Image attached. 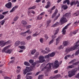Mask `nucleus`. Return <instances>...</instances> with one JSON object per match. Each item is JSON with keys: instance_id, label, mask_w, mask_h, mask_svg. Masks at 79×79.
Segmentation results:
<instances>
[{"instance_id": "1", "label": "nucleus", "mask_w": 79, "mask_h": 79, "mask_svg": "<svg viewBox=\"0 0 79 79\" xmlns=\"http://www.w3.org/2000/svg\"><path fill=\"white\" fill-rule=\"evenodd\" d=\"M79 42V40L77 42H76V44H75L74 45V46L70 48H66V52H71V51H73V50H74L75 49H76L77 47L79 46V44H78Z\"/></svg>"}, {"instance_id": "2", "label": "nucleus", "mask_w": 79, "mask_h": 79, "mask_svg": "<svg viewBox=\"0 0 79 79\" xmlns=\"http://www.w3.org/2000/svg\"><path fill=\"white\" fill-rule=\"evenodd\" d=\"M69 16V14L68 13H66L64 15L63 17H62L60 20V22L61 23H64V22H67L68 20H66V18H68Z\"/></svg>"}, {"instance_id": "3", "label": "nucleus", "mask_w": 79, "mask_h": 79, "mask_svg": "<svg viewBox=\"0 0 79 79\" xmlns=\"http://www.w3.org/2000/svg\"><path fill=\"white\" fill-rule=\"evenodd\" d=\"M53 63H48L47 64L46 66L41 69V71H44L45 69H46L47 70L52 69V66H53Z\"/></svg>"}, {"instance_id": "4", "label": "nucleus", "mask_w": 79, "mask_h": 79, "mask_svg": "<svg viewBox=\"0 0 79 79\" xmlns=\"http://www.w3.org/2000/svg\"><path fill=\"white\" fill-rule=\"evenodd\" d=\"M8 47H9V46H8L5 47L2 50V52L3 53L4 52H5V53H8L10 54V53H11L12 50L11 49H8Z\"/></svg>"}, {"instance_id": "5", "label": "nucleus", "mask_w": 79, "mask_h": 79, "mask_svg": "<svg viewBox=\"0 0 79 79\" xmlns=\"http://www.w3.org/2000/svg\"><path fill=\"white\" fill-rule=\"evenodd\" d=\"M45 57L43 56H40L39 57V60H40V63H44L45 61V60L44 59Z\"/></svg>"}, {"instance_id": "6", "label": "nucleus", "mask_w": 79, "mask_h": 79, "mask_svg": "<svg viewBox=\"0 0 79 79\" xmlns=\"http://www.w3.org/2000/svg\"><path fill=\"white\" fill-rule=\"evenodd\" d=\"M6 7L7 8L10 9L12 7V3L11 2H10L6 4L5 5Z\"/></svg>"}, {"instance_id": "7", "label": "nucleus", "mask_w": 79, "mask_h": 79, "mask_svg": "<svg viewBox=\"0 0 79 79\" xmlns=\"http://www.w3.org/2000/svg\"><path fill=\"white\" fill-rule=\"evenodd\" d=\"M60 66V64H59V62L57 60L55 61L54 62V68H58L59 66Z\"/></svg>"}, {"instance_id": "8", "label": "nucleus", "mask_w": 79, "mask_h": 79, "mask_svg": "<svg viewBox=\"0 0 79 79\" xmlns=\"http://www.w3.org/2000/svg\"><path fill=\"white\" fill-rule=\"evenodd\" d=\"M21 23H22V24H23V26L24 27H26V25H27V22L24 20L22 21L21 22Z\"/></svg>"}, {"instance_id": "9", "label": "nucleus", "mask_w": 79, "mask_h": 79, "mask_svg": "<svg viewBox=\"0 0 79 79\" xmlns=\"http://www.w3.org/2000/svg\"><path fill=\"white\" fill-rule=\"evenodd\" d=\"M57 13H58V10L56 9L55 12L53 14V15H52V18H54V17L56 16V15Z\"/></svg>"}, {"instance_id": "10", "label": "nucleus", "mask_w": 79, "mask_h": 79, "mask_svg": "<svg viewBox=\"0 0 79 79\" xmlns=\"http://www.w3.org/2000/svg\"><path fill=\"white\" fill-rule=\"evenodd\" d=\"M60 76H61L60 75H57L56 76H54V77H50V79H56V77H60Z\"/></svg>"}, {"instance_id": "11", "label": "nucleus", "mask_w": 79, "mask_h": 79, "mask_svg": "<svg viewBox=\"0 0 79 79\" xmlns=\"http://www.w3.org/2000/svg\"><path fill=\"white\" fill-rule=\"evenodd\" d=\"M18 8V6H15L11 10H10V13H12V12H13L15 10H16V9H17Z\"/></svg>"}, {"instance_id": "12", "label": "nucleus", "mask_w": 79, "mask_h": 79, "mask_svg": "<svg viewBox=\"0 0 79 79\" xmlns=\"http://www.w3.org/2000/svg\"><path fill=\"white\" fill-rule=\"evenodd\" d=\"M61 38L60 36H59L56 39V45H58V43L60 42V39H61Z\"/></svg>"}, {"instance_id": "13", "label": "nucleus", "mask_w": 79, "mask_h": 79, "mask_svg": "<svg viewBox=\"0 0 79 79\" xmlns=\"http://www.w3.org/2000/svg\"><path fill=\"white\" fill-rule=\"evenodd\" d=\"M63 44L64 47H66L69 44V43L68 41H65L63 42Z\"/></svg>"}, {"instance_id": "14", "label": "nucleus", "mask_w": 79, "mask_h": 79, "mask_svg": "<svg viewBox=\"0 0 79 79\" xmlns=\"http://www.w3.org/2000/svg\"><path fill=\"white\" fill-rule=\"evenodd\" d=\"M20 44V41H17L15 42V47H18Z\"/></svg>"}, {"instance_id": "15", "label": "nucleus", "mask_w": 79, "mask_h": 79, "mask_svg": "<svg viewBox=\"0 0 79 79\" xmlns=\"http://www.w3.org/2000/svg\"><path fill=\"white\" fill-rule=\"evenodd\" d=\"M48 55L50 56V57H53L55 55V52H52L50 54H48Z\"/></svg>"}, {"instance_id": "16", "label": "nucleus", "mask_w": 79, "mask_h": 79, "mask_svg": "<svg viewBox=\"0 0 79 79\" xmlns=\"http://www.w3.org/2000/svg\"><path fill=\"white\" fill-rule=\"evenodd\" d=\"M25 69L28 72H31V69L30 67H26Z\"/></svg>"}, {"instance_id": "17", "label": "nucleus", "mask_w": 79, "mask_h": 79, "mask_svg": "<svg viewBox=\"0 0 79 79\" xmlns=\"http://www.w3.org/2000/svg\"><path fill=\"white\" fill-rule=\"evenodd\" d=\"M10 43H11V41L10 40H8L5 42H4V46H5L6 44H10Z\"/></svg>"}, {"instance_id": "18", "label": "nucleus", "mask_w": 79, "mask_h": 79, "mask_svg": "<svg viewBox=\"0 0 79 79\" xmlns=\"http://www.w3.org/2000/svg\"><path fill=\"white\" fill-rule=\"evenodd\" d=\"M74 68V65H73L68 66L67 68V69H71L72 68Z\"/></svg>"}, {"instance_id": "19", "label": "nucleus", "mask_w": 79, "mask_h": 79, "mask_svg": "<svg viewBox=\"0 0 79 79\" xmlns=\"http://www.w3.org/2000/svg\"><path fill=\"white\" fill-rule=\"evenodd\" d=\"M0 45H1V47H4V41L3 40L0 41Z\"/></svg>"}, {"instance_id": "20", "label": "nucleus", "mask_w": 79, "mask_h": 79, "mask_svg": "<svg viewBox=\"0 0 79 79\" xmlns=\"http://www.w3.org/2000/svg\"><path fill=\"white\" fill-rule=\"evenodd\" d=\"M63 3L64 4H66V3H67V5H69V4L70 1L69 0H66L64 1Z\"/></svg>"}, {"instance_id": "21", "label": "nucleus", "mask_w": 79, "mask_h": 79, "mask_svg": "<svg viewBox=\"0 0 79 79\" xmlns=\"http://www.w3.org/2000/svg\"><path fill=\"white\" fill-rule=\"evenodd\" d=\"M61 7L62 8H63L64 10H66L68 8V6L66 5H62Z\"/></svg>"}, {"instance_id": "22", "label": "nucleus", "mask_w": 79, "mask_h": 79, "mask_svg": "<svg viewBox=\"0 0 79 79\" xmlns=\"http://www.w3.org/2000/svg\"><path fill=\"white\" fill-rule=\"evenodd\" d=\"M21 67L19 66H18L17 67V73H19L20 72V70H21Z\"/></svg>"}, {"instance_id": "23", "label": "nucleus", "mask_w": 79, "mask_h": 79, "mask_svg": "<svg viewBox=\"0 0 79 79\" xmlns=\"http://www.w3.org/2000/svg\"><path fill=\"white\" fill-rule=\"evenodd\" d=\"M19 47L21 49H23V50H25L26 49V47L24 46H19Z\"/></svg>"}, {"instance_id": "24", "label": "nucleus", "mask_w": 79, "mask_h": 79, "mask_svg": "<svg viewBox=\"0 0 79 79\" xmlns=\"http://www.w3.org/2000/svg\"><path fill=\"white\" fill-rule=\"evenodd\" d=\"M58 24H59V23L58 22H57L56 23L52 25V27H56V26H58Z\"/></svg>"}, {"instance_id": "25", "label": "nucleus", "mask_w": 79, "mask_h": 79, "mask_svg": "<svg viewBox=\"0 0 79 79\" xmlns=\"http://www.w3.org/2000/svg\"><path fill=\"white\" fill-rule=\"evenodd\" d=\"M59 31V29L58 28H57V29L54 31V32H55V33L54 34V35H56L58 33V32Z\"/></svg>"}, {"instance_id": "26", "label": "nucleus", "mask_w": 79, "mask_h": 79, "mask_svg": "<svg viewBox=\"0 0 79 79\" xmlns=\"http://www.w3.org/2000/svg\"><path fill=\"white\" fill-rule=\"evenodd\" d=\"M66 29H65L64 27L62 30V32L63 34L64 35L65 34H66V31L65 30Z\"/></svg>"}, {"instance_id": "27", "label": "nucleus", "mask_w": 79, "mask_h": 79, "mask_svg": "<svg viewBox=\"0 0 79 79\" xmlns=\"http://www.w3.org/2000/svg\"><path fill=\"white\" fill-rule=\"evenodd\" d=\"M51 22H52V21H51L50 20H49L47 21V27L48 26V25L50 23H51Z\"/></svg>"}, {"instance_id": "28", "label": "nucleus", "mask_w": 79, "mask_h": 79, "mask_svg": "<svg viewBox=\"0 0 79 79\" xmlns=\"http://www.w3.org/2000/svg\"><path fill=\"white\" fill-rule=\"evenodd\" d=\"M45 50H46V51H47L46 52H47L48 53H49V52H50V49H49V48H48V47L46 48H45Z\"/></svg>"}, {"instance_id": "29", "label": "nucleus", "mask_w": 79, "mask_h": 79, "mask_svg": "<svg viewBox=\"0 0 79 79\" xmlns=\"http://www.w3.org/2000/svg\"><path fill=\"white\" fill-rule=\"evenodd\" d=\"M42 19V17H40V15H39L37 17L36 19H37V20H40V19Z\"/></svg>"}, {"instance_id": "30", "label": "nucleus", "mask_w": 79, "mask_h": 79, "mask_svg": "<svg viewBox=\"0 0 79 79\" xmlns=\"http://www.w3.org/2000/svg\"><path fill=\"white\" fill-rule=\"evenodd\" d=\"M18 18H19V17L18 16H15L14 18V21H16L18 19Z\"/></svg>"}, {"instance_id": "31", "label": "nucleus", "mask_w": 79, "mask_h": 79, "mask_svg": "<svg viewBox=\"0 0 79 79\" xmlns=\"http://www.w3.org/2000/svg\"><path fill=\"white\" fill-rule=\"evenodd\" d=\"M24 64L25 65H26V66H29L30 65L29 63V62H24Z\"/></svg>"}, {"instance_id": "32", "label": "nucleus", "mask_w": 79, "mask_h": 79, "mask_svg": "<svg viewBox=\"0 0 79 79\" xmlns=\"http://www.w3.org/2000/svg\"><path fill=\"white\" fill-rule=\"evenodd\" d=\"M36 52V50H32L31 52V55H34V54Z\"/></svg>"}, {"instance_id": "33", "label": "nucleus", "mask_w": 79, "mask_h": 79, "mask_svg": "<svg viewBox=\"0 0 79 79\" xmlns=\"http://www.w3.org/2000/svg\"><path fill=\"white\" fill-rule=\"evenodd\" d=\"M28 73V72L27 71V70H26V69H25L23 70V74H24V75H26V73Z\"/></svg>"}, {"instance_id": "34", "label": "nucleus", "mask_w": 79, "mask_h": 79, "mask_svg": "<svg viewBox=\"0 0 79 79\" xmlns=\"http://www.w3.org/2000/svg\"><path fill=\"white\" fill-rule=\"evenodd\" d=\"M1 25L2 26H3V24H4V23H5V20H2V21H1Z\"/></svg>"}, {"instance_id": "35", "label": "nucleus", "mask_w": 79, "mask_h": 79, "mask_svg": "<svg viewBox=\"0 0 79 79\" xmlns=\"http://www.w3.org/2000/svg\"><path fill=\"white\" fill-rule=\"evenodd\" d=\"M76 61V60L73 59L69 63V64H71V63H73V62H75Z\"/></svg>"}, {"instance_id": "36", "label": "nucleus", "mask_w": 79, "mask_h": 79, "mask_svg": "<svg viewBox=\"0 0 79 79\" xmlns=\"http://www.w3.org/2000/svg\"><path fill=\"white\" fill-rule=\"evenodd\" d=\"M4 15H0V19H3V18H4Z\"/></svg>"}, {"instance_id": "37", "label": "nucleus", "mask_w": 79, "mask_h": 79, "mask_svg": "<svg viewBox=\"0 0 79 79\" xmlns=\"http://www.w3.org/2000/svg\"><path fill=\"white\" fill-rule=\"evenodd\" d=\"M20 35H23V36H26V34H25V32L21 33L20 34Z\"/></svg>"}, {"instance_id": "38", "label": "nucleus", "mask_w": 79, "mask_h": 79, "mask_svg": "<svg viewBox=\"0 0 79 79\" xmlns=\"http://www.w3.org/2000/svg\"><path fill=\"white\" fill-rule=\"evenodd\" d=\"M71 24V23H69V24H67V26H65L64 27L65 29H68V27L70 25V24Z\"/></svg>"}, {"instance_id": "39", "label": "nucleus", "mask_w": 79, "mask_h": 79, "mask_svg": "<svg viewBox=\"0 0 79 79\" xmlns=\"http://www.w3.org/2000/svg\"><path fill=\"white\" fill-rule=\"evenodd\" d=\"M79 14V11H78L77 12H76L74 14V16H78V15Z\"/></svg>"}, {"instance_id": "40", "label": "nucleus", "mask_w": 79, "mask_h": 79, "mask_svg": "<svg viewBox=\"0 0 79 79\" xmlns=\"http://www.w3.org/2000/svg\"><path fill=\"white\" fill-rule=\"evenodd\" d=\"M39 35V34H37V33H34L33 34L32 36L33 37H37L38 35Z\"/></svg>"}, {"instance_id": "41", "label": "nucleus", "mask_w": 79, "mask_h": 79, "mask_svg": "<svg viewBox=\"0 0 79 79\" xmlns=\"http://www.w3.org/2000/svg\"><path fill=\"white\" fill-rule=\"evenodd\" d=\"M31 38V36L30 35L29 36H27V37L26 39L27 40H29Z\"/></svg>"}, {"instance_id": "42", "label": "nucleus", "mask_w": 79, "mask_h": 79, "mask_svg": "<svg viewBox=\"0 0 79 79\" xmlns=\"http://www.w3.org/2000/svg\"><path fill=\"white\" fill-rule=\"evenodd\" d=\"M60 16V14H59L56 17V18L55 19V20H56L57 19H58V18L59 17V16Z\"/></svg>"}, {"instance_id": "43", "label": "nucleus", "mask_w": 79, "mask_h": 79, "mask_svg": "<svg viewBox=\"0 0 79 79\" xmlns=\"http://www.w3.org/2000/svg\"><path fill=\"white\" fill-rule=\"evenodd\" d=\"M50 56L49 55H48H48L45 56H44V58H50Z\"/></svg>"}, {"instance_id": "44", "label": "nucleus", "mask_w": 79, "mask_h": 79, "mask_svg": "<svg viewBox=\"0 0 79 79\" xmlns=\"http://www.w3.org/2000/svg\"><path fill=\"white\" fill-rule=\"evenodd\" d=\"M4 79H11V78L7 76L4 77Z\"/></svg>"}, {"instance_id": "45", "label": "nucleus", "mask_w": 79, "mask_h": 79, "mask_svg": "<svg viewBox=\"0 0 79 79\" xmlns=\"http://www.w3.org/2000/svg\"><path fill=\"white\" fill-rule=\"evenodd\" d=\"M45 64H43L40 67V68H41V69H42V68L43 67H44V66H45Z\"/></svg>"}, {"instance_id": "46", "label": "nucleus", "mask_w": 79, "mask_h": 79, "mask_svg": "<svg viewBox=\"0 0 79 79\" xmlns=\"http://www.w3.org/2000/svg\"><path fill=\"white\" fill-rule=\"evenodd\" d=\"M38 79H43V76L42 75L39 76Z\"/></svg>"}, {"instance_id": "47", "label": "nucleus", "mask_w": 79, "mask_h": 79, "mask_svg": "<svg viewBox=\"0 0 79 79\" xmlns=\"http://www.w3.org/2000/svg\"><path fill=\"white\" fill-rule=\"evenodd\" d=\"M79 64V61L78 62L73 63L74 65H78Z\"/></svg>"}, {"instance_id": "48", "label": "nucleus", "mask_w": 79, "mask_h": 79, "mask_svg": "<svg viewBox=\"0 0 79 79\" xmlns=\"http://www.w3.org/2000/svg\"><path fill=\"white\" fill-rule=\"evenodd\" d=\"M52 40H55V38H56V36L52 35Z\"/></svg>"}, {"instance_id": "49", "label": "nucleus", "mask_w": 79, "mask_h": 79, "mask_svg": "<svg viewBox=\"0 0 79 79\" xmlns=\"http://www.w3.org/2000/svg\"><path fill=\"white\" fill-rule=\"evenodd\" d=\"M79 51L77 50L75 52V55H79Z\"/></svg>"}, {"instance_id": "50", "label": "nucleus", "mask_w": 79, "mask_h": 79, "mask_svg": "<svg viewBox=\"0 0 79 79\" xmlns=\"http://www.w3.org/2000/svg\"><path fill=\"white\" fill-rule=\"evenodd\" d=\"M8 11H7L2 12V15H6V14H8Z\"/></svg>"}, {"instance_id": "51", "label": "nucleus", "mask_w": 79, "mask_h": 79, "mask_svg": "<svg viewBox=\"0 0 79 79\" xmlns=\"http://www.w3.org/2000/svg\"><path fill=\"white\" fill-rule=\"evenodd\" d=\"M44 37L45 38L46 40H47L48 39V36L47 35H44Z\"/></svg>"}, {"instance_id": "52", "label": "nucleus", "mask_w": 79, "mask_h": 79, "mask_svg": "<svg viewBox=\"0 0 79 79\" xmlns=\"http://www.w3.org/2000/svg\"><path fill=\"white\" fill-rule=\"evenodd\" d=\"M64 47L63 46V45H60L59 47V49L60 50V49H63V48Z\"/></svg>"}, {"instance_id": "53", "label": "nucleus", "mask_w": 79, "mask_h": 79, "mask_svg": "<svg viewBox=\"0 0 79 79\" xmlns=\"http://www.w3.org/2000/svg\"><path fill=\"white\" fill-rule=\"evenodd\" d=\"M42 53H48L47 52L45 51L44 50H43L41 51Z\"/></svg>"}, {"instance_id": "54", "label": "nucleus", "mask_w": 79, "mask_h": 79, "mask_svg": "<svg viewBox=\"0 0 79 79\" xmlns=\"http://www.w3.org/2000/svg\"><path fill=\"white\" fill-rule=\"evenodd\" d=\"M31 27V25H27L26 27L27 29H30Z\"/></svg>"}, {"instance_id": "55", "label": "nucleus", "mask_w": 79, "mask_h": 79, "mask_svg": "<svg viewBox=\"0 0 79 79\" xmlns=\"http://www.w3.org/2000/svg\"><path fill=\"white\" fill-rule=\"evenodd\" d=\"M26 79H32V77L31 76H28L27 77Z\"/></svg>"}, {"instance_id": "56", "label": "nucleus", "mask_w": 79, "mask_h": 79, "mask_svg": "<svg viewBox=\"0 0 79 79\" xmlns=\"http://www.w3.org/2000/svg\"><path fill=\"white\" fill-rule=\"evenodd\" d=\"M77 32H78V30H77L74 31L73 32V34H76Z\"/></svg>"}, {"instance_id": "57", "label": "nucleus", "mask_w": 79, "mask_h": 79, "mask_svg": "<svg viewBox=\"0 0 79 79\" xmlns=\"http://www.w3.org/2000/svg\"><path fill=\"white\" fill-rule=\"evenodd\" d=\"M39 55V53L38 52H36L35 55V57H36L37 58Z\"/></svg>"}, {"instance_id": "58", "label": "nucleus", "mask_w": 79, "mask_h": 79, "mask_svg": "<svg viewBox=\"0 0 79 79\" xmlns=\"http://www.w3.org/2000/svg\"><path fill=\"white\" fill-rule=\"evenodd\" d=\"M21 78V75L19 74L17 76V79H20Z\"/></svg>"}, {"instance_id": "59", "label": "nucleus", "mask_w": 79, "mask_h": 79, "mask_svg": "<svg viewBox=\"0 0 79 79\" xmlns=\"http://www.w3.org/2000/svg\"><path fill=\"white\" fill-rule=\"evenodd\" d=\"M29 62L30 63H32L34 62V60H29Z\"/></svg>"}, {"instance_id": "60", "label": "nucleus", "mask_w": 79, "mask_h": 79, "mask_svg": "<svg viewBox=\"0 0 79 79\" xmlns=\"http://www.w3.org/2000/svg\"><path fill=\"white\" fill-rule=\"evenodd\" d=\"M30 32V30H28L27 31H26L25 32V34H26V33H29Z\"/></svg>"}, {"instance_id": "61", "label": "nucleus", "mask_w": 79, "mask_h": 79, "mask_svg": "<svg viewBox=\"0 0 79 79\" xmlns=\"http://www.w3.org/2000/svg\"><path fill=\"white\" fill-rule=\"evenodd\" d=\"M40 42H41V43H43V42H44V40H43V39L42 38H41L40 39Z\"/></svg>"}, {"instance_id": "62", "label": "nucleus", "mask_w": 79, "mask_h": 79, "mask_svg": "<svg viewBox=\"0 0 79 79\" xmlns=\"http://www.w3.org/2000/svg\"><path fill=\"white\" fill-rule=\"evenodd\" d=\"M53 41H54V40H52L49 43V44L50 45V44H52L53 43Z\"/></svg>"}, {"instance_id": "63", "label": "nucleus", "mask_w": 79, "mask_h": 79, "mask_svg": "<svg viewBox=\"0 0 79 79\" xmlns=\"http://www.w3.org/2000/svg\"><path fill=\"white\" fill-rule=\"evenodd\" d=\"M20 44L21 45H24V44H25V42L24 41L23 42H20Z\"/></svg>"}, {"instance_id": "64", "label": "nucleus", "mask_w": 79, "mask_h": 79, "mask_svg": "<svg viewBox=\"0 0 79 79\" xmlns=\"http://www.w3.org/2000/svg\"><path fill=\"white\" fill-rule=\"evenodd\" d=\"M47 5L49 6H51V5L50 4V2H48Z\"/></svg>"}]
</instances>
